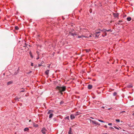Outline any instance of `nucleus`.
<instances>
[{
	"mask_svg": "<svg viewBox=\"0 0 134 134\" xmlns=\"http://www.w3.org/2000/svg\"><path fill=\"white\" fill-rule=\"evenodd\" d=\"M122 22V20H119V22L118 23V24H121V23Z\"/></svg>",
	"mask_w": 134,
	"mask_h": 134,
	"instance_id": "nucleus-22",
	"label": "nucleus"
},
{
	"mask_svg": "<svg viewBox=\"0 0 134 134\" xmlns=\"http://www.w3.org/2000/svg\"><path fill=\"white\" fill-rule=\"evenodd\" d=\"M26 44H25L24 46V47H26Z\"/></svg>",
	"mask_w": 134,
	"mask_h": 134,
	"instance_id": "nucleus-42",
	"label": "nucleus"
},
{
	"mask_svg": "<svg viewBox=\"0 0 134 134\" xmlns=\"http://www.w3.org/2000/svg\"><path fill=\"white\" fill-rule=\"evenodd\" d=\"M113 15L114 17L116 18L118 16V14L117 13H113Z\"/></svg>",
	"mask_w": 134,
	"mask_h": 134,
	"instance_id": "nucleus-8",
	"label": "nucleus"
},
{
	"mask_svg": "<svg viewBox=\"0 0 134 134\" xmlns=\"http://www.w3.org/2000/svg\"><path fill=\"white\" fill-rule=\"evenodd\" d=\"M101 134H107V133H102Z\"/></svg>",
	"mask_w": 134,
	"mask_h": 134,
	"instance_id": "nucleus-41",
	"label": "nucleus"
},
{
	"mask_svg": "<svg viewBox=\"0 0 134 134\" xmlns=\"http://www.w3.org/2000/svg\"><path fill=\"white\" fill-rule=\"evenodd\" d=\"M43 63H44L43 61H42L41 62L40 64H38V66L39 67H40V66H42V64H43Z\"/></svg>",
	"mask_w": 134,
	"mask_h": 134,
	"instance_id": "nucleus-13",
	"label": "nucleus"
},
{
	"mask_svg": "<svg viewBox=\"0 0 134 134\" xmlns=\"http://www.w3.org/2000/svg\"><path fill=\"white\" fill-rule=\"evenodd\" d=\"M49 66H50V65L49 66H48V67L49 68Z\"/></svg>",
	"mask_w": 134,
	"mask_h": 134,
	"instance_id": "nucleus-48",
	"label": "nucleus"
},
{
	"mask_svg": "<svg viewBox=\"0 0 134 134\" xmlns=\"http://www.w3.org/2000/svg\"><path fill=\"white\" fill-rule=\"evenodd\" d=\"M47 131L46 129L44 127H43L42 129L41 132L45 134L46 133V132Z\"/></svg>",
	"mask_w": 134,
	"mask_h": 134,
	"instance_id": "nucleus-4",
	"label": "nucleus"
},
{
	"mask_svg": "<svg viewBox=\"0 0 134 134\" xmlns=\"http://www.w3.org/2000/svg\"><path fill=\"white\" fill-rule=\"evenodd\" d=\"M131 134H134V133H131Z\"/></svg>",
	"mask_w": 134,
	"mask_h": 134,
	"instance_id": "nucleus-47",
	"label": "nucleus"
},
{
	"mask_svg": "<svg viewBox=\"0 0 134 134\" xmlns=\"http://www.w3.org/2000/svg\"><path fill=\"white\" fill-rule=\"evenodd\" d=\"M65 119H67L68 120H69V116H67L65 118Z\"/></svg>",
	"mask_w": 134,
	"mask_h": 134,
	"instance_id": "nucleus-23",
	"label": "nucleus"
},
{
	"mask_svg": "<svg viewBox=\"0 0 134 134\" xmlns=\"http://www.w3.org/2000/svg\"><path fill=\"white\" fill-rule=\"evenodd\" d=\"M92 85H88V87L89 89H91L92 88Z\"/></svg>",
	"mask_w": 134,
	"mask_h": 134,
	"instance_id": "nucleus-10",
	"label": "nucleus"
},
{
	"mask_svg": "<svg viewBox=\"0 0 134 134\" xmlns=\"http://www.w3.org/2000/svg\"><path fill=\"white\" fill-rule=\"evenodd\" d=\"M132 115L134 116V113L132 114Z\"/></svg>",
	"mask_w": 134,
	"mask_h": 134,
	"instance_id": "nucleus-46",
	"label": "nucleus"
},
{
	"mask_svg": "<svg viewBox=\"0 0 134 134\" xmlns=\"http://www.w3.org/2000/svg\"><path fill=\"white\" fill-rule=\"evenodd\" d=\"M92 36V35H89V36L88 37H91Z\"/></svg>",
	"mask_w": 134,
	"mask_h": 134,
	"instance_id": "nucleus-36",
	"label": "nucleus"
},
{
	"mask_svg": "<svg viewBox=\"0 0 134 134\" xmlns=\"http://www.w3.org/2000/svg\"><path fill=\"white\" fill-rule=\"evenodd\" d=\"M99 30L100 31H102L104 33V35H102V36L103 37H104L107 35V33L106 32V29H103L102 30H101L100 29H99Z\"/></svg>",
	"mask_w": 134,
	"mask_h": 134,
	"instance_id": "nucleus-2",
	"label": "nucleus"
},
{
	"mask_svg": "<svg viewBox=\"0 0 134 134\" xmlns=\"http://www.w3.org/2000/svg\"><path fill=\"white\" fill-rule=\"evenodd\" d=\"M106 31L112 32V31L110 29L108 30H107V29H106Z\"/></svg>",
	"mask_w": 134,
	"mask_h": 134,
	"instance_id": "nucleus-24",
	"label": "nucleus"
},
{
	"mask_svg": "<svg viewBox=\"0 0 134 134\" xmlns=\"http://www.w3.org/2000/svg\"><path fill=\"white\" fill-rule=\"evenodd\" d=\"M71 129L70 127L69 128V130L68 131V133L69 134H72V133H71Z\"/></svg>",
	"mask_w": 134,
	"mask_h": 134,
	"instance_id": "nucleus-15",
	"label": "nucleus"
},
{
	"mask_svg": "<svg viewBox=\"0 0 134 134\" xmlns=\"http://www.w3.org/2000/svg\"><path fill=\"white\" fill-rule=\"evenodd\" d=\"M49 70H47L45 72V74L47 75H48L49 73Z\"/></svg>",
	"mask_w": 134,
	"mask_h": 134,
	"instance_id": "nucleus-18",
	"label": "nucleus"
},
{
	"mask_svg": "<svg viewBox=\"0 0 134 134\" xmlns=\"http://www.w3.org/2000/svg\"><path fill=\"white\" fill-rule=\"evenodd\" d=\"M53 116V114L52 113L50 114L49 116V119H51L52 118V117Z\"/></svg>",
	"mask_w": 134,
	"mask_h": 134,
	"instance_id": "nucleus-11",
	"label": "nucleus"
},
{
	"mask_svg": "<svg viewBox=\"0 0 134 134\" xmlns=\"http://www.w3.org/2000/svg\"><path fill=\"white\" fill-rule=\"evenodd\" d=\"M33 125L34 127H37L38 126V125L37 124H35V123H33Z\"/></svg>",
	"mask_w": 134,
	"mask_h": 134,
	"instance_id": "nucleus-12",
	"label": "nucleus"
},
{
	"mask_svg": "<svg viewBox=\"0 0 134 134\" xmlns=\"http://www.w3.org/2000/svg\"><path fill=\"white\" fill-rule=\"evenodd\" d=\"M13 83V81L12 80L9 81L7 83V85H9Z\"/></svg>",
	"mask_w": 134,
	"mask_h": 134,
	"instance_id": "nucleus-7",
	"label": "nucleus"
},
{
	"mask_svg": "<svg viewBox=\"0 0 134 134\" xmlns=\"http://www.w3.org/2000/svg\"><path fill=\"white\" fill-rule=\"evenodd\" d=\"M115 121L117 122H119L120 121V120L119 119H116Z\"/></svg>",
	"mask_w": 134,
	"mask_h": 134,
	"instance_id": "nucleus-28",
	"label": "nucleus"
},
{
	"mask_svg": "<svg viewBox=\"0 0 134 134\" xmlns=\"http://www.w3.org/2000/svg\"><path fill=\"white\" fill-rule=\"evenodd\" d=\"M104 127L105 128H107V126L106 125H104Z\"/></svg>",
	"mask_w": 134,
	"mask_h": 134,
	"instance_id": "nucleus-33",
	"label": "nucleus"
},
{
	"mask_svg": "<svg viewBox=\"0 0 134 134\" xmlns=\"http://www.w3.org/2000/svg\"><path fill=\"white\" fill-rule=\"evenodd\" d=\"M63 102L62 101H61V102H60V104H63Z\"/></svg>",
	"mask_w": 134,
	"mask_h": 134,
	"instance_id": "nucleus-39",
	"label": "nucleus"
},
{
	"mask_svg": "<svg viewBox=\"0 0 134 134\" xmlns=\"http://www.w3.org/2000/svg\"><path fill=\"white\" fill-rule=\"evenodd\" d=\"M30 55L31 57L32 58H33V56H32V55L31 54L30 52Z\"/></svg>",
	"mask_w": 134,
	"mask_h": 134,
	"instance_id": "nucleus-31",
	"label": "nucleus"
},
{
	"mask_svg": "<svg viewBox=\"0 0 134 134\" xmlns=\"http://www.w3.org/2000/svg\"><path fill=\"white\" fill-rule=\"evenodd\" d=\"M117 94V93L116 92H115L113 93V95L114 96H115Z\"/></svg>",
	"mask_w": 134,
	"mask_h": 134,
	"instance_id": "nucleus-26",
	"label": "nucleus"
},
{
	"mask_svg": "<svg viewBox=\"0 0 134 134\" xmlns=\"http://www.w3.org/2000/svg\"><path fill=\"white\" fill-rule=\"evenodd\" d=\"M98 120L100 122H105L104 121H102V120H100V119H98Z\"/></svg>",
	"mask_w": 134,
	"mask_h": 134,
	"instance_id": "nucleus-27",
	"label": "nucleus"
},
{
	"mask_svg": "<svg viewBox=\"0 0 134 134\" xmlns=\"http://www.w3.org/2000/svg\"><path fill=\"white\" fill-rule=\"evenodd\" d=\"M109 129L110 130H112L114 129V128L112 127H109Z\"/></svg>",
	"mask_w": 134,
	"mask_h": 134,
	"instance_id": "nucleus-29",
	"label": "nucleus"
},
{
	"mask_svg": "<svg viewBox=\"0 0 134 134\" xmlns=\"http://www.w3.org/2000/svg\"><path fill=\"white\" fill-rule=\"evenodd\" d=\"M114 127L115 129H118L119 130V129H121V128L119 127H117L116 126H114Z\"/></svg>",
	"mask_w": 134,
	"mask_h": 134,
	"instance_id": "nucleus-20",
	"label": "nucleus"
},
{
	"mask_svg": "<svg viewBox=\"0 0 134 134\" xmlns=\"http://www.w3.org/2000/svg\"><path fill=\"white\" fill-rule=\"evenodd\" d=\"M30 121H31V120H30L29 121L30 122Z\"/></svg>",
	"mask_w": 134,
	"mask_h": 134,
	"instance_id": "nucleus-49",
	"label": "nucleus"
},
{
	"mask_svg": "<svg viewBox=\"0 0 134 134\" xmlns=\"http://www.w3.org/2000/svg\"><path fill=\"white\" fill-rule=\"evenodd\" d=\"M96 125H100V124H99L98 122H96Z\"/></svg>",
	"mask_w": 134,
	"mask_h": 134,
	"instance_id": "nucleus-30",
	"label": "nucleus"
},
{
	"mask_svg": "<svg viewBox=\"0 0 134 134\" xmlns=\"http://www.w3.org/2000/svg\"><path fill=\"white\" fill-rule=\"evenodd\" d=\"M19 98L18 97H16L14 98V99L16 101H19Z\"/></svg>",
	"mask_w": 134,
	"mask_h": 134,
	"instance_id": "nucleus-9",
	"label": "nucleus"
},
{
	"mask_svg": "<svg viewBox=\"0 0 134 134\" xmlns=\"http://www.w3.org/2000/svg\"><path fill=\"white\" fill-rule=\"evenodd\" d=\"M81 36V38L85 37V36L83 35H82Z\"/></svg>",
	"mask_w": 134,
	"mask_h": 134,
	"instance_id": "nucleus-40",
	"label": "nucleus"
},
{
	"mask_svg": "<svg viewBox=\"0 0 134 134\" xmlns=\"http://www.w3.org/2000/svg\"><path fill=\"white\" fill-rule=\"evenodd\" d=\"M92 118V119H93V118Z\"/></svg>",
	"mask_w": 134,
	"mask_h": 134,
	"instance_id": "nucleus-50",
	"label": "nucleus"
},
{
	"mask_svg": "<svg viewBox=\"0 0 134 134\" xmlns=\"http://www.w3.org/2000/svg\"><path fill=\"white\" fill-rule=\"evenodd\" d=\"M39 57H37V58H36V59L38 60V59H39Z\"/></svg>",
	"mask_w": 134,
	"mask_h": 134,
	"instance_id": "nucleus-43",
	"label": "nucleus"
},
{
	"mask_svg": "<svg viewBox=\"0 0 134 134\" xmlns=\"http://www.w3.org/2000/svg\"><path fill=\"white\" fill-rule=\"evenodd\" d=\"M57 89L59 90V91L62 94V92L65 90L66 87L65 86L62 87L58 86L57 87Z\"/></svg>",
	"mask_w": 134,
	"mask_h": 134,
	"instance_id": "nucleus-1",
	"label": "nucleus"
},
{
	"mask_svg": "<svg viewBox=\"0 0 134 134\" xmlns=\"http://www.w3.org/2000/svg\"><path fill=\"white\" fill-rule=\"evenodd\" d=\"M91 121L94 124H95L96 125V121H94V120H92Z\"/></svg>",
	"mask_w": 134,
	"mask_h": 134,
	"instance_id": "nucleus-21",
	"label": "nucleus"
},
{
	"mask_svg": "<svg viewBox=\"0 0 134 134\" xmlns=\"http://www.w3.org/2000/svg\"><path fill=\"white\" fill-rule=\"evenodd\" d=\"M69 35H71L74 37H75V36L76 35V34H75V33H73L71 32H70L69 33Z\"/></svg>",
	"mask_w": 134,
	"mask_h": 134,
	"instance_id": "nucleus-5",
	"label": "nucleus"
},
{
	"mask_svg": "<svg viewBox=\"0 0 134 134\" xmlns=\"http://www.w3.org/2000/svg\"><path fill=\"white\" fill-rule=\"evenodd\" d=\"M77 37L79 38H81V36H78Z\"/></svg>",
	"mask_w": 134,
	"mask_h": 134,
	"instance_id": "nucleus-37",
	"label": "nucleus"
},
{
	"mask_svg": "<svg viewBox=\"0 0 134 134\" xmlns=\"http://www.w3.org/2000/svg\"><path fill=\"white\" fill-rule=\"evenodd\" d=\"M86 52H89L90 50H89L86 49Z\"/></svg>",
	"mask_w": 134,
	"mask_h": 134,
	"instance_id": "nucleus-35",
	"label": "nucleus"
},
{
	"mask_svg": "<svg viewBox=\"0 0 134 134\" xmlns=\"http://www.w3.org/2000/svg\"><path fill=\"white\" fill-rule=\"evenodd\" d=\"M101 32V31H100L99 30V31H97L95 33V35L96 36V37H98V36H99V35H97L98 34H99Z\"/></svg>",
	"mask_w": 134,
	"mask_h": 134,
	"instance_id": "nucleus-6",
	"label": "nucleus"
},
{
	"mask_svg": "<svg viewBox=\"0 0 134 134\" xmlns=\"http://www.w3.org/2000/svg\"><path fill=\"white\" fill-rule=\"evenodd\" d=\"M131 18L130 17H128L127 18V20L128 21H130L131 20Z\"/></svg>",
	"mask_w": 134,
	"mask_h": 134,
	"instance_id": "nucleus-17",
	"label": "nucleus"
},
{
	"mask_svg": "<svg viewBox=\"0 0 134 134\" xmlns=\"http://www.w3.org/2000/svg\"><path fill=\"white\" fill-rule=\"evenodd\" d=\"M29 130L28 128L26 127L24 129V131H28Z\"/></svg>",
	"mask_w": 134,
	"mask_h": 134,
	"instance_id": "nucleus-14",
	"label": "nucleus"
},
{
	"mask_svg": "<svg viewBox=\"0 0 134 134\" xmlns=\"http://www.w3.org/2000/svg\"><path fill=\"white\" fill-rule=\"evenodd\" d=\"M102 108L103 109H104L105 108L104 107H102Z\"/></svg>",
	"mask_w": 134,
	"mask_h": 134,
	"instance_id": "nucleus-45",
	"label": "nucleus"
},
{
	"mask_svg": "<svg viewBox=\"0 0 134 134\" xmlns=\"http://www.w3.org/2000/svg\"><path fill=\"white\" fill-rule=\"evenodd\" d=\"M112 124L111 123H109L108 124V125H110V126L111 125H112Z\"/></svg>",
	"mask_w": 134,
	"mask_h": 134,
	"instance_id": "nucleus-34",
	"label": "nucleus"
},
{
	"mask_svg": "<svg viewBox=\"0 0 134 134\" xmlns=\"http://www.w3.org/2000/svg\"><path fill=\"white\" fill-rule=\"evenodd\" d=\"M31 71H30L29 72H27V74H30L31 73Z\"/></svg>",
	"mask_w": 134,
	"mask_h": 134,
	"instance_id": "nucleus-32",
	"label": "nucleus"
},
{
	"mask_svg": "<svg viewBox=\"0 0 134 134\" xmlns=\"http://www.w3.org/2000/svg\"><path fill=\"white\" fill-rule=\"evenodd\" d=\"M15 29L16 30H18L19 29L18 27L17 26H15Z\"/></svg>",
	"mask_w": 134,
	"mask_h": 134,
	"instance_id": "nucleus-25",
	"label": "nucleus"
},
{
	"mask_svg": "<svg viewBox=\"0 0 134 134\" xmlns=\"http://www.w3.org/2000/svg\"><path fill=\"white\" fill-rule=\"evenodd\" d=\"M77 115V114H76L75 115H74L73 114H71L70 116V119L71 120H73L75 118V116Z\"/></svg>",
	"mask_w": 134,
	"mask_h": 134,
	"instance_id": "nucleus-3",
	"label": "nucleus"
},
{
	"mask_svg": "<svg viewBox=\"0 0 134 134\" xmlns=\"http://www.w3.org/2000/svg\"><path fill=\"white\" fill-rule=\"evenodd\" d=\"M33 64H34L33 63H31V66H33Z\"/></svg>",
	"mask_w": 134,
	"mask_h": 134,
	"instance_id": "nucleus-38",
	"label": "nucleus"
},
{
	"mask_svg": "<svg viewBox=\"0 0 134 134\" xmlns=\"http://www.w3.org/2000/svg\"><path fill=\"white\" fill-rule=\"evenodd\" d=\"M53 112V111L52 110H49L48 111V112L47 113V114H51V113H52Z\"/></svg>",
	"mask_w": 134,
	"mask_h": 134,
	"instance_id": "nucleus-16",
	"label": "nucleus"
},
{
	"mask_svg": "<svg viewBox=\"0 0 134 134\" xmlns=\"http://www.w3.org/2000/svg\"><path fill=\"white\" fill-rule=\"evenodd\" d=\"M127 87L129 88H131L133 87V86L131 85H128Z\"/></svg>",
	"mask_w": 134,
	"mask_h": 134,
	"instance_id": "nucleus-19",
	"label": "nucleus"
},
{
	"mask_svg": "<svg viewBox=\"0 0 134 134\" xmlns=\"http://www.w3.org/2000/svg\"><path fill=\"white\" fill-rule=\"evenodd\" d=\"M24 90H22V91H21L20 92H24Z\"/></svg>",
	"mask_w": 134,
	"mask_h": 134,
	"instance_id": "nucleus-44",
	"label": "nucleus"
}]
</instances>
